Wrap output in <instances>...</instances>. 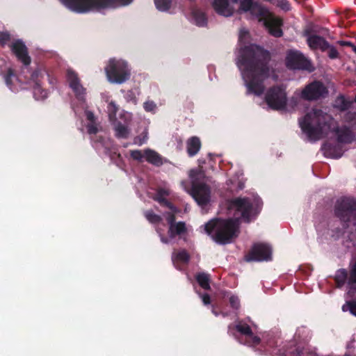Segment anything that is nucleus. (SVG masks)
Segmentation results:
<instances>
[{
	"mask_svg": "<svg viewBox=\"0 0 356 356\" xmlns=\"http://www.w3.org/2000/svg\"><path fill=\"white\" fill-rule=\"evenodd\" d=\"M277 6L284 10H289L290 9L289 3L286 0H278Z\"/></svg>",
	"mask_w": 356,
	"mask_h": 356,
	"instance_id": "obj_37",
	"label": "nucleus"
},
{
	"mask_svg": "<svg viewBox=\"0 0 356 356\" xmlns=\"http://www.w3.org/2000/svg\"><path fill=\"white\" fill-rule=\"evenodd\" d=\"M172 262L177 266L178 263L186 264L189 260V255L186 250L175 251L172 256Z\"/></svg>",
	"mask_w": 356,
	"mask_h": 356,
	"instance_id": "obj_25",
	"label": "nucleus"
},
{
	"mask_svg": "<svg viewBox=\"0 0 356 356\" xmlns=\"http://www.w3.org/2000/svg\"><path fill=\"white\" fill-rule=\"evenodd\" d=\"M196 280L198 284L200 285V286L204 289H209L210 288V277L209 274H207L205 273H198L196 275Z\"/></svg>",
	"mask_w": 356,
	"mask_h": 356,
	"instance_id": "obj_27",
	"label": "nucleus"
},
{
	"mask_svg": "<svg viewBox=\"0 0 356 356\" xmlns=\"http://www.w3.org/2000/svg\"><path fill=\"white\" fill-rule=\"evenodd\" d=\"M114 129L115 131V135L119 138H127L129 133L130 130L129 129L128 125L123 124L122 122H113Z\"/></svg>",
	"mask_w": 356,
	"mask_h": 356,
	"instance_id": "obj_24",
	"label": "nucleus"
},
{
	"mask_svg": "<svg viewBox=\"0 0 356 356\" xmlns=\"http://www.w3.org/2000/svg\"><path fill=\"white\" fill-rule=\"evenodd\" d=\"M305 35H307V44L311 49L324 51L328 48L327 42L323 38L307 33H305Z\"/></svg>",
	"mask_w": 356,
	"mask_h": 356,
	"instance_id": "obj_19",
	"label": "nucleus"
},
{
	"mask_svg": "<svg viewBox=\"0 0 356 356\" xmlns=\"http://www.w3.org/2000/svg\"><path fill=\"white\" fill-rule=\"evenodd\" d=\"M33 95L35 99L42 100L47 97V92L44 90L38 83H35L33 88Z\"/></svg>",
	"mask_w": 356,
	"mask_h": 356,
	"instance_id": "obj_28",
	"label": "nucleus"
},
{
	"mask_svg": "<svg viewBox=\"0 0 356 356\" xmlns=\"http://www.w3.org/2000/svg\"><path fill=\"white\" fill-rule=\"evenodd\" d=\"M236 328L238 332L245 336L247 343L250 346H255L259 343L260 339L257 336H254L250 326L247 324L239 322L236 325Z\"/></svg>",
	"mask_w": 356,
	"mask_h": 356,
	"instance_id": "obj_18",
	"label": "nucleus"
},
{
	"mask_svg": "<svg viewBox=\"0 0 356 356\" xmlns=\"http://www.w3.org/2000/svg\"><path fill=\"white\" fill-rule=\"evenodd\" d=\"M109 120L111 122L116 121V113L118 110V106L116 105V104L114 102H109L108 106H107Z\"/></svg>",
	"mask_w": 356,
	"mask_h": 356,
	"instance_id": "obj_29",
	"label": "nucleus"
},
{
	"mask_svg": "<svg viewBox=\"0 0 356 356\" xmlns=\"http://www.w3.org/2000/svg\"><path fill=\"white\" fill-rule=\"evenodd\" d=\"M188 176L191 186L189 187L186 181H182L184 189L193 197L200 207H207L211 200V195L210 188L206 184L207 179L204 171L199 166L196 169L191 170Z\"/></svg>",
	"mask_w": 356,
	"mask_h": 356,
	"instance_id": "obj_5",
	"label": "nucleus"
},
{
	"mask_svg": "<svg viewBox=\"0 0 356 356\" xmlns=\"http://www.w3.org/2000/svg\"><path fill=\"white\" fill-rule=\"evenodd\" d=\"M286 66L290 69H309L310 63L299 51H289L286 58Z\"/></svg>",
	"mask_w": 356,
	"mask_h": 356,
	"instance_id": "obj_14",
	"label": "nucleus"
},
{
	"mask_svg": "<svg viewBox=\"0 0 356 356\" xmlns=\"http://www.w3.org/2000/svg\"><path fill=\"white\" fill-rule=\"evenodd\" d=\"M356 284V257H353L350 264V277L348 279V286L350 289L348 294L352 296L353 291H352L355 288Z\"/></svg>",
	"mask_w": 356,
	"mask_h": 356,
	"instance_id": "obj_23",
	"label": "nucleus"
},
{
	"mask_svg": "<svg viewBox=\"0 0 356 356\" xmlns=\"http://www.w3.org/2000/svg\"><path fill=\"white\" fill-rule=\"evenodd\" d=\"M145 161L155 165L163 164V158L154 150L146 149L144 150Z\"/></svg>",
	"mask_w": 356,
	"mask_h": 356,
	"instance_id": "obj_21",
	"label": "nucleus"
},
{
	"mask_svg": "<svg viewBox=\"0 0 356 356\" xmlns=\"http://www.w3.org/2000/svg\"><path fill=\"white\" fill-rule=\"evenodd\" d=\"M131 156L138 161H143L145 160L144 151L141 150H132L130 152Z\"/></svg>",
	"mask_w": 356,
	"mask_h": 356,
	"instance_id": "obj_34",
	"label": "nucleus"
},
{
	"mask_svg": "<svg viewBox=\"0 0 356 356\" xmlns=\"http://www.w3.org/2000/svg\"><path fill=\"white\" fill-rule=\"evenodd\" d=\"M6 85L9 88L14 92L18 91L19 89L24 88L22 85L19 81L18 79L13 74L10 69H8L7 74L4 77Z\"/></svg>",
	"mask_w": 356,
	"mask_h": 356,
	"instance_id": "obj_20",
	"label": "nucleus"
},
{
	"mask_svg": "<svg viewBox=\"0 0 356 356\" xmlns=\"http://www.w3.org/2000/svg\"><path fill=\"white\" fill-rule=\"evenodd\" d=\"M204 305H209L210 303V296L207 294L200 295Z\"/></svg>",
	"mask_w": 356,
	"mask_h": 356,
	"instance_id": "obj_41",
	"label": "nucleus"
},
{
	"mask_svg": "<svg viewBox=\"0 0 356 356\" xmlns=\"http://www.w3.org/2000/svg\"><path fill=\"white\" fill-rule=\"evenodd\" d=\"M339 286L343 285L347 279V271L345 269H339L335 276Z\"/></svg>",
	"mask_w": 356,
	"mask_h": 356,
	"instance_id": "obj_31",
	"label": "nucleus"
},
{
	"mask_svg": "<svg viewBox=\"0 0 356 356\" xmlns=\"http://www.w3.org/2000/svg\"><path fill=\"white\" fill-rule=\"evenodd\" d=\"M336 214L343 221L356 224V202L350 199H343L337 202Z\"/></svg>",
	"mask_w": 356,
	"mask_h": 356,
	"instance_id": "obj_11",
	"label": "nucleus"
},
{
	"mask_svg": "<svg viewBox=\"0 0 356 356\" xmlns=\"http://www.w3.org/2000/svg\"><path fill=\"white\" fill-rule=\"evenodd\" d=\"M10 47L13 52L19 60L25 65H28L30 63L31 58L28 56L26 47L21 40L13 42Z\"/></svg>",
	"mask_w": 356,
	"mask_h": 356,
	"instance_id": "obj_16",
	"label": "nucleus"
},
{
	"mask_svg": "<svg viewBox=\"0 0 356 356\" xmlns=\"http://www.w3.org/2000/svg\"><path fill=\"white\" fill-rule=\"evenodd\" d=\"M229 302L232 307L237 309L239 307V300L236 296H231L229 297Z\"/></svg>",
	"mask_w": 356,
	"mask_h": 356,
	"instance_id": "obj_38",
	"label": "nucleus"
},
{
	"mask_svg": "<svg viewBox=\"0 0 356 356\" xmlns=\"http://www.w3.org/2000/svg\"><path fill=\"white\" fill-rule=\"evenodd\" d=\"M156 8L160 11H167L170 9L172 1L171 0H154Z\"/></svg>",
	"mask_w": 356,
	"mask_h": 356,
	"instance_id": "obj_30",
	"label": "nucleus"
},
{
	"mask_svg": "<svg viewBox=\"0 0 356 356\" xmlns=\"http://www.w3.org/2000/svg\"><path fill=\"white\" fill-rule=\"evenodd\" d=\"M349 115H350L349 118L353 116V118L356 119V113H353V114L350 113Z\"/></svg>",
	"mask_w": 356,
	"mask_h": 356,
	"instance_id": "obj_44",
	"label": "nucleus"
},
{
	"mask_svg": "<svg viewBox=\"0 0 356 356\" xmlns=\"http://www.w3.org/2000/svg\"><path fill=\"white\" fill-rule=\"evenodd\" d=\"M72 11L83 13L107 7L127 6L133 0H60Z\"/></svg>",
	"mask_w": 356,
	"mask_h": 356,
	"instance_id": "obj_7",
	"label": "nucleus"
},
{
	"mask_svg": "<svg viewBox=\"0 0 356 356\" xmlns=\"http://www.w3.org/2000/svg\"><path fill=\"white\" fill-rule=\"evenodd\" d=\"M272 250L270 247L264 243L255 244L245 259L247 261H264L271 259Z\"/></svg>",
	"mask_w": 356,
	"mask_h": 356,
	"instance_id": "obj_12",
	"label": "nucleus"
},
{
	"mask_svg": "<svg viewBox=\"0 0 356 356\" xmlns=\"http://www.w3.org/2000/svg\"><path fill=\"white\" fill-rule=\"evenodd\" d=\"M248 38V31L241 29L238 36L241 48L238 51L236 64L241 72L248 92L259 96L262 94L264 82L269 76V68L266 66L269 54L257 45L246 46Z\"/></svg>",
	"mask_w": 356,
	"mask_h": 356,
	"instance_id": "obj_1",
	"label": "nucleus"
},
{
	"mask_svg": "<svg viewBox=\"0 0 356 356\" xmlns=\"http://www.w3.org/2000/svg\"><path fill=\"white\" fill-rule=\"evenodd\" d=\"M105 71L108 80L112 83L121 84L130 76V69L123 60L111 59Z\"/></svg>",
	"mask_w": 356,
	"mask_h": 356,
	"instance_id": "obj_9",
	"label": "nucleus"
},
{
	"mask_svg": "<svg viewBox=\"0 0 356 356\" xmlns=\"http://www.w3.org/2000/svg\"><path fill=\"white\" fill-rule=\"evenodd\" d=\"M67 79L69 83L70 87L75 93L77 100L79 101V106H73L74 112L81 113L83 110L86 115L87 119L90 121L88 125V131L89 134H95L97 131V125L95 123V116L92 113L86 109L84 95L86 94V89L80 83L77 74L72 70L69 69L67 71Z\"/></svg>",
	"mask_w": 356,
	"mask_h": 356,
	"instance_id": "obj_6",
	"label": "nucleus"
},
{
	"mask_svg": "<svg viewBox=\"0 0 356 356\" xmlns=\"http://www.w3.org/2000/svg\"><path fill=\"white\" fill-rule=\"evenodd\" d=\"M144 109L147 112H155L156 109V104L152 101H147L143 105Z\"/></svg>",
	"mask_w": 356,
	"mask_h": 356,
	"instance_id": "obj_35",
	"label": "nucleus"
},
{
	"mask_svg": "<svg viewBox=\"0 0 356 356\" xmlns=\"http://www.w3.org/2000/svg\"><path fill=\"white\" fill-rule=\"evenodd\" d=\"M146 140H147V138H145V139L144 140V141H143V142H140V143H138L137 141H135V143L138 144V145H142V144H143V143Z\"/></svg>",
	"mask_w": 356,
	"mask_h": 356,
	"instance_id": "obj_45",
	"label": "nucleus"
},
{
	"mask_svg": "<svg viewBox=\"0 0 356 356\" xmlns=\"http://www.w3.org/2000/svg\"><path fill=\"white\" fill-rule=\"evenodd\" d=\"M238 11L240 13H248L252 18L257 19L259 22H263L271 35L275 37L282 35V19L274 16L268 8L263 6L259 2L254 0H239Z\"/></svg>",
	"mask_w": 356,
	"mask_h": 356,
	"instance_id": "obj_4",
	"label": "nucleus"
},
{
	"mask_svg": "<svg viewBox=\"0 0 356 356\" xmlns=\"http://www.w3.org/2000/svg\"><path fill=\"white\" fill-rule=\"evenodd\" d=\"M348 102L345 101L343 97H339L336 101V106L339 108L341 110H345L348 108Z\"/></svg>",
	"mask_w": 356,
	"mask_h": 356,
	"instance_id": "obj_36",
	"label": "nucleus"
},
{
	"mask_svg": "<svg viewBox=\"0 0 356 356\" xmlns=\"http://www.w3.org/2000/svg\"><path fill=\"white\" fill-rule=\"evenodd\" d=\"M342 310L343 312L349 311L350 314L356 316V302H347L343 305Z\"/></svg>",
	"mask_w": 356,
	"mask_h": 356,
	"instance_id": "obj_32",
	"label": "nucleus"
},
{
	"mask_svg": "<svg viewBox=\"0 0 356 356\" xmlns=\"http://www.w3.org/2000/svg\"><path fill=\"white\" fill-rule=\"evenodd\" d=\"M330 155L332 157H333V158H336V159H337V158H339V157H341L342 154H337V155H334V154H332L331 153H330Z\"/></svg>",
	"mask_w": 356,
	"mask_h": 356,
	"instance_id": "obj_43",
	"label": "nucleus"
},
{
	"mask_svg": "<svg viewBox=\"0 0 356 356\" xmlns=\"http://www.w3.org/2000/svg\"><path fill=\"white\" fill-rule=\"evenodd\" d=\"M302 132L310 140H317L330 134H334L341 143H350L354 138L348 128L337 129L333 118L321 109L313 108L299 120Z\"/></svg>",
	"mask_w": 356,
	"mask_h": 356,
	"instance_id": "obj_3",
	"label": "nucleus"
},
{
	"mask_svg": "<svg viewBox=\"0 0 356 356\" xmlns=\"http://www.w3.org/2000/svg\"><path fill=\"white\" fill-rule=\"evenodd\" d=\"M200 147V140L196 136L190 138L186 142L187 152L190 156L197 154Z\"/></svg>",
	"mask_w": 356,
	"mask_h": 356,
	"instance_id": "obj_22",
	"label": "nucleus"
},
{
	"mask_svg": "<svg viewBox=\"0 0 356 356\" xmlns=\"http://www.w3.org/2000/svg\"><path fill=\"white\" fill-rule=\"evenodd\" d=\"M193 20L199 26H204L207 24V17L204 13L200 10L193 12Z\"/></svg>",
	"mask_w": 356,
	"mask_h": 356,
	"instance_id": "obj_26",
	"label": "nucleus"
},
{
	"mask_svg": "<svg viewBox=\"0 0 356 356\" xmlns=\"http://www.w3.org/2000/svg\"><path fill=\"white\" fill-rule=\"evenodd\" d=\"M145 216L146 219L152 224H154L156 225V232L160 236L161 241L163 243H167L169 242V239L165 237L162 234V226H164L162 223V218L155 214L152 211H147L145 212Z\"/></svg>",
	"mask_w": 356,
	"mask_h": 356,
	"instance_id": "obj_17",
	"label": "nucleus"
},
{
	"mask_svg": "<svg viewBox=\"0 0 356 356\" xmlns=\"http://www.w3.org/2000/svg\"><path fill=\"white\" fill-rule=\"evenodd\" d=\"M10 39V35L7 33H0V43L2 44H6Z\"/></svg>",
	"mask_w": 356,
	"mask_h": 356,
	"instance_id": "obj_39",
	"label": "nucleus"
},
{
	"mask_svg": "<svg viewBox=\"0 0 356 356\" xmlns=\"http://www.w3.org/2000/svg\"><path fill=\"white\" fill-rule=\"evenodd\" d=\"M129 100H131L133 101L134 103L136 102V96H135V92H134L133 91H130L129 92V94L128 95V97L127 98H129Z\"/></svg>",
	"mask_w": 356,
	"mask_h": 356,
	"instance_id": "obj_42",
	"label": "nucleus"
},
{
	"mask_svg": "<svg viewBox=\"0 0 356 356\" xmlns=\"http://www.w3.org/2000/svg\"><path fill=\"white\" fill-rule=\"evenodd\" d=\"M237 2L238 0H212V5L218 14L229 17L234 13V5Z\"/></svg>",
	"mask_w": 356,
	"mask_h": 356,
	"instance_id": "obj_15",
	"label": "nucleus"
},
{
	"mask_svg": "<svg viewBox=\"0 0 356 356\" xmlns=\"http://www.w3.org/2000/svg\"><path fill=\"white\" fill-rule=\"evenodd\" d=\"M170 195L168 189L162 188L157 191L154 197L156 201L165 208L168 211L165 212V218L168 223V235L170 238H172L175 236L180 234L185 229V225L183 222L175 223V213H177V209L168 202L166 197Z\"/></svg>",
	"mask_w": 356,
	"mask_h": 356,
	"instance_id": "obj_8",
	"label": "nucleus"
},
{
	"mask_svg": "<svg viewBox=\"0 0 356 356\" xmlns=\"http://www.w3.org/2000/svg\"><path fill=\"white\" fill-rule=\"evenodd\" d=\"M261 205V200L256 195L235 198L229 204V209L234 212V218L211 220L205 225L204 229L216 242L230 243L238 235V220L250 222L258 213Z\"/></svg>",
	"mask_w": 356,
	"mask_h": 356,
	"instance_id": "obj_2",
	"label": "nucleus"
},
{
	"mask_svg": "<svg viewBox=\"0 0 356 356\" xmlns=\"http://www.w3.org/2000/svg\"><path fill=\"white\" fill-rule=\"evenodd\" d=\"M327 92L323 83L314 81L309 83L302 90L301 97L307 100H314L323 97Z\"/></svg>",
	"mask_w": 356,
	"mask_h": 356,
	"instance_id": "obj_13",
	"label": "nucleus"
},
{
	"mask_svg": "<svg viewBox=\"0 0 356 356\" xmlns=\"http://www.w3.org/2000/svg\"><path fill=\"white\" fill-rule=\"evenodd\" d=\"M268 106L274 110H282L285 108L287 96L285 89L282 86L270 88L265 95Z\"/></svg>",
	"mask_w": 356,
	"mask_h": 356,
	"instance_id": "obj_10",
	"label": "nucleus"
},
{
	"mask_svg": "<svg viewBox=\"0 0 356 356\" xmlns=\"http://www.w3.org/2000/svg\"><path fill=\"white\" fill-rule=\"evenodd\" d=\"M328 56L330 58H336L338 56V52L334 47H330L329 49Z\"/></svg>",
	"mask_w": 356,
	"mask_h": 356,
	"instance_id": "obj_40",
	"label": "nucleus"
},
{
	"mask_svg": "<svg viewBox=\"0 0 356 356\" xmlns=\"http://www.w3.org/2000/svg\"><path fill=\"white\" fill-rule=\"evenodd\" d=\"M120 122H123L126 125H129L132 121V114L127 111H122L120 113Z\"/></svg>",
	"mask_w": 356,
	"mask_h": 356,
	"instance_id": "obj_33",
	"label": "nucleus"
}]
</instances>
